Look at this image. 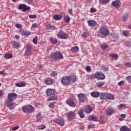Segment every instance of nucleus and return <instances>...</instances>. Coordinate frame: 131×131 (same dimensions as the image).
I'll return each mask as SVG.
<instances>
[{
	"mask_svg": "<svg viewBox=\"0 0 131 131\" xmlns=\"http://www.w3.org/2000/svg\"><path fill=\"white\" fill-rule=\"evenodd\" d=\"M8 99L5 101V105L6 107H8L10 110H13L15 108L14 106V102L17 99V94L14 93H10L8 95Z\"/></svg>",
	"mask_w": 131,
	"mask_h": 131,
	"instance_id": "f257e3e1",
	"label": "nucleus"
},
{
	"mask_svg": "<svg viewBox=\"0 0 131 131\" xmlns=\"http://www.w3.org/2000/svg\"><path fill=\"white\" fill-rule=\"evenodd\" d=\"M55 90L54 89H47L46 91V95L48 97H50L48 98V101L57 100V96L55 95Z\"/></svg>",
	"mask_w": 131,
	"mask_h": 131,
	"instance_id": "f03ea898",
	"label": "nucleus"
},
{
	"mask_svg": "<svg viewBox=\"0 0 131 131\" xmlns=\"http://www.w3.org/2000/svg\"><path fill=\"white\" fill-rule=\"evenodd\" d=\"M51 59L54 61H58L59 59H63V55L60 51L54 52L51 55Z\"/></svg>",
	"mask_w": 131,
	"mask_h": 131,
	"instance_id": "7ed1b4c3",
	"label": "nucleus"
},
{
	"mask_svg": "<svg viewBox=\"0 0 131 131\" xmlns=\"http://www.w3.org/2000/svg\"><path fill=\"white\" fill-rule=\"evenodd\" d=\"M99 32L103 36H107V35L110 34L109 29L107 28V27L104 26H102L100 27Z\"/></svg>",
	"mask_w": 131,
	"mask_h": 131,
	"instance_id": "20e7f679",
	"label": "nucleus"
},
{
	"mask_svg": "<svg viewBox=\"0 0 131 131\" xmlns=\"http://www.w3.org/2000/svg\"><path fill=\"white\" fill-rule=\"evenodd\" d=\"M22 111L25 113H32L34 111V107L32 105L24 106L22 107Z\"/></svg>",
	"mask_w": 131,
	"mask_h": 131,
	"instance_id": "39448f33",
	"label": "nucleus"
},
{
	"mask_svg": "<svg viewBox=\"0 0 131 131\" xmlns=\"http://www.w3.org/2000/svg\"><path fill=\"white\" fill-rule=\"evenodd\" d=\"M77 97L80 103H85V102H88V97L85 94L83 93H80L77 95Z\"/></svg>",
	"mask_w": 131,
	"mask_h": 131,
	"instance_id": "423d86ee",
	"label": "nucleus"
},
{
	"mask_svg": "<svg viewBox=\"0 0 131 131\" xmlns=\"http://www.w3.org/2000/svg\"><path fill=\"white\" fill-rule=\"evenodd\" d=\"M61 82L63 85H68L70 83V79L69 76H66L62 78Z\"/></svg>",
	"mask_w": 131,
	"mask_h": 131,
	"instance_id": "0eeeda50",
	"label": "nucleus"
},
{
	"mask_svg": "<svg viewBox=\"0 0 131 131\" xmlns=\"http://www.w3.org/2000/svg\"><path fill=\"white\" fill-rule=\"evenodd\" d=\"M53 121L61 125V126H64L65 125V120L63 118H58L53 119Z\"/></svg>",
	"mask_w": 131,
	"mask_h": 131,
	"instance_id": "6e6552de",
	"label": "nucleus"
},
{
	"mask_svg": "<svg viewBox=\"0 0 131 131\" xmlns=\"http://www.w3.org/2000/svg\"><path fill=\"white\" fill-rule=\"evenodd\" d=\"M58 38H61V39H67V35L66 33L64 32L63 30H61L57 34Z\"/></svg>",
	"mask_w": 131,
	"mask_h": 131,
	"instance_id": "1a4fd4ad",
	"label": "nucleus"
},
{
	"mask_svg": "<svg viewBox=\"0 0 131 131\" xmlns=\"http://www.w3.org/2000/svg\"><path fill=\"white\" fill-rule=\"evenodd\" d=\"M94 77H95V78H98L99 79H105V75L99 72H97L95 73Z\"/></svg>",
	"mask_w": 131,
	"mask_h": 131,
	"instance_id": "9d476101",
	"label": "nucleus"
},
{
	"mask_svg": "<svg viewBox=\"0 0 131 131\" xmlns=\"http://www.w3.org/2000/svg\"><path fill=\"white\" fill-rule=\"evenodd\" d=\"M19 10H21L23 12H25L26 11H28L30 10V7L28 6L25 4H20L18 7Z\"/></svg>",
	"mask_w": 131,
	"mask_h": 131,
	"instance_id": "9b49d317",
	"label": "nucleus"
},
{
	"mask_svg": "<svg viewBox=\"0 0 131 131\" xmlns=\"http://www.w3.org/2000/svg\"><path fill=\"white\" fill-rule=\"evenodd\" d=\"M76 114L74 112L70 111L68 114L67 118L70 121H71L73 119V117H75Z\"/></svg>",
	"mask_w": 131,
	"mask_h": 131,
	"instance_id": "f8f14e48",
	"label": "nucleus"
},
{
	"mask_svg": "<svg viewBox=\"0 0 131 131\" xmlns=\"http://www.w3.org/2000/svg\"><path fill=\"white\" fill-rule=\"evenodd\" d=\"M89 26L94 27L97 25V22L93 19H90L87 21Z\"/></svg>",
	"mask_w": 131,
	"mask_h": 131,
	"instance_id": "ddd939ff",
	"label": "nucleus"
},
{
	"mask_svg": "<svg viewBox=\"0 0 131 131\" xmlns=\"http://www.w3.org/2000/svg\"><path fill=\"white\" fill-rule=\"evenodd\" d=\"M84 111L87 114H90V113L93 111V107L91 105H89L87 106H85Z\"/></svg>",
	"mask_w": 131,
	"mask_h": 131,
	"instance_id": "4468645a",
	"label": "nucleus"
},
{
	"mask_svg": "<svg viewBox=\"0 0 131 131\" xmlns=\"http://www.w3.org/2000/svg\"><path fill=\"white\" fill-rule=\"evenodd\" d=\"M66 103L71 107H75V102H74V100L73 99H70L69 100H67Z\"/></svg>",
	"mask_w": 131,
	"mask_h": 131,
	"instance_id": "2eb2a0df",
	"label": "nucleus"
},
{
	"mask_svg": "<svg viewBox=\"0 0 131 131\" xmlns=\"http://www.w3.org/2000/svg\"><path fill=\"white\" fill-rule=\"evenodd\" d=\"M113 113V109H112V108L111 107H108L105 112V114H106L107 116H108V115H112Z\"/></svg>",
	"mask_w": 131,
	"mask_h": 131,
	"instance_id": "dca6fc26",
	"label": "nucleus"
},
{
	"mask_svg": "<svg viewBox=\"0 0 131 131\" xmlns=\"http://www.w3.org/2000/svg\"><path fill=\"white\" fill-rule=\"evenodd\" d=\"M91 96L93 97V98H99V97H100V92H92L91 93Z\"/></svg>",
	"mask_w": 131,
	"mask_h": 131,
	"instance_id": "f3484780",
	"label": "nucleus"
},
{
	"mask_svg": "<svg viewBox=\"0 0 131 131\" xmlns=\"http://www.w3.org/2000/svg\"><path fill=\"white\" fill-rule=\"evenodd\" d=\"M11 46L14 48V49H19L20 48V45L19 43L17 42L16 41H13L11 42Z\"/></svg>",
	"mask_w": 131,
	"mask_h": 131,
	"instance_id": "a211bd4d",
	"label": "nucleus"
},
{
	"mask_svg": "<svg viewBox=\"0 0 131 131\" xmlns=\"http://www.w3.org/2000/svg\"><path fill=\"white\" fill-rule=\"evenodd\" d=\"M78 114L80 118H84V114H83V108H81L78 111Z\"/></svg>",
	"mask_w": 131,
	"mask_h": 131,
	"instance_id": "6ab92c4d",
	"label": "nucleus"
},
{
	"mask_svg": "<svg viewBox=\"0 0 131 131\" xmlns=\"http://www.w3.org/2000/svg\"><path fill=\"white\" fill-rule=\"evenodd\" d=\"M54 82V80H52L51 78H47L45 80V83L46 84H48V85H50L51 84H53V82Z\"/></svg>",
	"mask_w": 131,
	"mask_h": 131,
	"instance_id": "aec40b11",
	"label": "nucleus"
},
{
	"mask_svg": "<svg viewBox=\"0 0 131 131\" xmlns=\"http://www.w3.org/2000/svg\"><path fill=\"white\" fill-rule=\"evenodd\" d=\"M99 97L100 100H105V99H107V93H101Z\"/></svg>",
	"mask_w": 131,
	"mask_h": 131,
	"instance_id": "412c9836",
	"label": "nucleus"
},
{
	"mask_svg": "<svg viewBox=\"0 0 131 131\" xmlns=\"http://www.w3.org/2000/svg\"><path fill=\"white\" fill-rule=\"evenodd\" d=\"M54 20L58 21L62 19V15L61 14H55L53 16Z\"/></svg>",
	"mask_w": 131,
	"mask_h": 131,
	"instance_id": "4be33fe9",
	"label": "nucleus"
},
{
	"mask_svg": "<svg viewBox=\"0 0 131 131\" xmlns=\"http://www.w3.org/2000/svg\"><path fill=\"white\" fill-rule=\"evenodd\" d=\"M16 86L18 88H22L23 86H25V81H20L15 83Z\"/></svg>",
	"mask_w": 131,
	"mask_h": 131,
	"instance_id": "5701e85b",
	"label": "nucleus"
},
{
	"mask_svg": "<svg viewBox=\"0 0 131 131\" xmlns=\"http://www.w3.org/2000/svg\"><path fill=\"white\" fill-rule=\"evenodd\" d=\"M128 13H124L122 16V20L124 21V22H126V21H127V19H128Z\"/></svg>",
	"mask_w": 131,
	"mask_h": 131,
	"instance_id": "b1692460",
	"label": "nucleus"
},
{
	"mask_svg": "<svg viewBox=\"0 0 131 131\" xmlns=\"http://www.w3.org/2000/svg\"><path fill=\"white\" fill-rule=\"evenodd\" d=\"M88 119L89 120H91L92 121H98V118L94 116H90L89 117Z\"/></svg>",
	"mask_w": 131,
	"mask_h": 131,
	"instance_id": "393cba45",
	"label": "nucleus"
},
{
	"mask_svg": "<svg viewBox=\"0 0 131 131\" xmlns=\"http://www.w3.org/2000/svg\"><path fill=\"white\" fill-rule=\"evenodd\" d=\"M106 99H108V100H114V96L110 93H106Z\"/></svg>",
	"mask_w": 131,
	"mask_h": 131,
	"instance_id": "a878e982",
	"label": "nucleus"
},
{
	"mask_svg": "<svg viewBox=\"0 0 131 131\" xmlns=\"http://www.w3.org/2000/svg\"><path fill=\"white\" fill-rule=\"evenodd\" d=\"M69 78H70V81H72L73 82L76 81V77L74 75L69 76Z\"/></svg>",
	"mask_w": 131,
	"mask_h": 131,
	"instance_id": "bb28decb",
	"label": "nucleus"
},
{
	"mask_svg": "<svg viewBox=\"0 0 131 131\" xmlns=\"http://www.w3.org/2000/svg\"><path fill=\"white\" fill-rule=\"evenodd\" d=\"M5 58L6 59H12L13 58V54L12 53H5Z\"/></svg>",
	"mask_w": 131,
	"mask_h": 131,
	"instance_id": "cd10ccee",
	"label": "nucleus"
},
{
	"mask_svg": "<svg viewBox=\"0 0 131 131\" xmlns=\"http://www.w3.org/2000/svg\"><path fill=\"white\" fill-rule=\"evenodd\" d=\"M126 104H121L118 106L117 107L119 110H122V109H125V108H126Z\"/></svg>",
	"mask_w": 131,
	"mask_h": 131,
	"instance_id": "c85d7f7f",
	"label": "nucleus"
},
{
	"mask_svg": "<svg viewBox=\"0 0 131 131\" xmlns=\"http://www.w3.org/2000/svg\"><path fill=\"white\" fill-rule=\"evenodd\" d=\"M49 40L50 41H51V42H52V43H54V45H56V43L58 42V40H57V39L53 37L50 38Z\"/></svg>",
	"mask_w": 131,
	"mask_h": 131,
	"instance_id": "c756f323",
	"label": "nucleus"
},
{
	"mask_svg": "<svg viewBox=\"0 0 131 131\" xmlns=\"http://www.w3.org/2000/svg\"><path fill=\"white\" fill-rule=\"evenodd\" d=\"M130 130L126 126H122L120 128V131H130Z\"/></svg>",
	"mask_w": 131,
	"mask_h": 131,
	"instance_id": "7c9ffc66",
	"label": "nucleus"
},
{
	"mask_svg": "<svg viewBox=\"0 0 131 131\" xmlns=\"http://www.w3.org/2000/svg\"><path fill=\"white\" fill-rule=\"evenodd\" d=\"M78 47L75 46L71 49V52H73V53H77V52H78Z\"/></svg>",
	"mask_w": 131,
	"mask_h": 131,
	"instance_id": "2f4dec72",
	"label": "nucleus"
},
{
	"mask_svg": "<svg viewBox=\"0 0 131 131\" xmlns=\"http://www.w3.org/2000/svg\"><path fill=\"white\" fill-rule=\"evenodd\" d=\"M101 50H106L108 48V45L103 43L101 45Z\"/></svg>",
	"mask_w": 131,
	"mask_h": 131,
	"instance_id": "473e14b6",
	"label": "nucleus"
},
{
	"mask_svg": "<svg viewBox=\"0 0 131 131\" xmlns=\"http://www.w3.org/2000/svg\"><path fill=\"white\" fill-rule=\"evenodd\" d=\"M36 118H37V122H39V121H40V119H41V113H39L38 114H37Z\"/></svg>",
	"mask_w": 131,
	"mask_h": 131,
	"instance_id": "72a5a7b5",
	"label": "nucleus"
},
{
	"mask_svg": "<svg viewBox=\"0 0 131 131\" xmlns=\"http://www.w3.org/2000/svg\"><path fill=\"white\" fill-rule=\"evenodd\" d=\"M125 117H126V115H125V114H121L120 115V118H119V120H120V121H123Z\"/></svg>",
	"mask_w": 131,
	"mask_h": 131,
	"instance_id": "f704fd0d",
	"label": "nucleus"
},
{
	"mask_svg": "<svg viewBox=\"0 0 131 131\" xmlns=\"http://www.w3.org/2000/svg\"><path fill=\"white\" fill-rule=\"evenodd\" d=\"M120 7V1H115V8L116 9H118Z\"/></svg>",
	"mask_w": 131,
	"mask_h": 131,
	"instance_id": "c9c22d12",
	"label": "nucleus"
},
{
	"mask_svg": "<svg viewBox=\"0 0 131 131\" xmlns=\"http://www.w3.org/2000/svg\"><path fill=\"white\" fill-rule=\"evenodd\" d=\"M124 67L126 68H131V62H127L124 64Z\"/></svg>",
	"mask_w": 131,
	"mask_h": 131,
	"instance_id": "e433bc0d",
	"label": "nucleus"
},
{
	"mask_svg": "<svg viewBox=\"0 0 131 131\" xmlns=\"http://www.w3.org/2000/svg\"><path fill=\"white\" fill-rule=\"evenodd\" d=\"M96 84L97 86L101 88V86H103L105 84V83L104 82H98Z\"/></svg>",
	"mask_w": 131,
	"mask_h": 131,
	"instance_id": "4c0bfd02",
	"label": "nucleus"
},
{
	"mask_svg": "<svg viewBox=\"0 0 131 131\" xmlns=\"http://www.w3.org/2000/svg\"><path fill=\"white\" fill-rule=\"evenodd\" d=\"M47 27L48 28V29H53V30H55V29L56 28V27L54 26H52L50 24H48L47 25Z\"/></svg>",
	"mask_w": 131,
	"mask_h": 131,
	"instance_id": "58836bf2",
	"label": "nucleus"
},
{
	"mask_svg": "<svg viewBox=\"0 0 131 131\" xmlns=\"http://www.w3.org/2000/svg\"><path fill=\"white\" fill-rule=\"evenodd\" d=\"M64 20L65 22H67V23H68V22L70 21V17L69 15H67L64 16Z\"/></svg>",
	"mask_w": 131,
	"mask_h": 131,
	"instance_id": "ea45409f",
	"label": "nucleus"
},
{
	"mask_svg": "<svg viewBox=\"0 0 131 131\" xmlns=\"http://www.w3.org/2000/svg\"><path fill=\"white\" fill-rule=\"evenodd\" d=\"M31 34V32L30 31H28V30H26L24 32V35H25V36H28L29 35H30Z\"/></svg>",
	"mask_w": 131,
	"mask_h": 131,
	"instance_id": "a19ab883",
	"label": "nucleus"
},
{
	"mask_svg": "<svg viewBox=\"0 0 131 131\" xmlns=\"http://www.w3.org/2000/svg\"><path fill=\"white\" fill-rule=\"evenodd\" d=\"M37 36H35L33 39V42L34 43V45H37Z\"/></svg>",
	"mask_w": 131,
	"mask_h": 131,
	"instance_id": "79ce46f5",
	"label": "nucleus"
},
{
	"mask_svg": "<svg viewBox=\"0 0 131 131\" xmlns=\"http://www.w3.org/2000/svg\"><path fill=\"white\" fill-rule=\"evenodd\" d=\"M85 70H86L88 72H91V71H92V68H91L90 66H87L85 67Z\"/></svg>",
	"mask_w": 131,
	"mask_h": 131,
	"instance_id": "37998d69",
	"label": "nucleus"
},
{
	"mask_svg": "<svg viewBox=\"0 0 131 131\" xmlns=\"http://www.w3.org/2000/svg\"><path fill=\"white\" fill-rule=\"evenodd\" d=\"M123 34L124 36H129V33H128L127 31H123Z\"/></svg>",
	"mask_w": 131,
	"mask_h": 131,
	"instance_id": "c03bdc74",
	"label": "nucleus"
},
{
	"mask_svg": "<svg viewBox=\"0 0 131 131\" xmlns=\"http://www.w3.org/2000/svg\"><path fill=\"white\" fill-rule=\"evenodd\" d=\"M29 18L30 19H35L36 18V15L35 14H30L29 15Z\"/></svg>",
	"mask_w": 131,
	"mask_h": 131,
	"instance_id": "a18cd8bd",
	"label": "nucleus"
},
{
	"mask_svg": "<svg viewBox=\"0 0 131 131\" xmlns=\"http://www.w3.org/2000/svg\"><path fill=\"white\" fill-rule=\"evenodd\" d=\"M25 55V56H29V55H31V51L26 50Z\"/></svg>",
	"mask_w": 131,
	"mask_h": 131,
	"instance_id": "49530a36",
	"label": "nucleus"
},
{
	"mask_svg": "<svg viewBox=\"0 0 131 131\" xmlns=\"http://www.w3.org/2000/svg\"><path fill=\"white\" fill-rule=\"evenodd\" d=\"M49 108L51 109H53V108L55 107V104L53 103L52 102L50 103L49 105Z\"/></svg>",
	"mask_w": 131,
	"mask_h": 131,
	"instance_id": "de8ad7c7",
	"label": "nucleus"
},
{
	"mask_svg": "<svg viewBox=\"0 0 131 131\" xmlns=\"http://www.w3.org/2000/svg\"><path fill=\"white\" fill-rule=\"evenodd\" d=\"M15 27H16V28H18V29L22 28V25L20 24H15Z\"/></svg>",
	"mask_w": 131,
	"mask_h": 131,
	"instance_id": "09e8293b",
	"label": "nucleus"
},
{
	"mask_svg": "<svg viewBox=\"0 0 131 131\" xmlns=\"http://www.w3.org/2000/svg\"><path fill=\"white\" fill-rule=\"evenodd\" d=\"M91 13H96V12H97V9H96V8L92 7L91 8Z\"/></svg>",
	"mask_w": 131,
	"mask_h": 131,
	"instance_id": "8fccbe9b",
	"label": "nucleus"
},
{
	"mask_svg": "<svg viewBox=\"0 0 131 131\" xmlns=\"http://www.w3.org/2000/svg\"><path fill=\"white\" fill-rule=\"evenodd\" d=\"M125 46H126V47H130L131 46V42L130 41H126L125 43Z\"/></svg>",
	"mask_w": 131,
	"mask_h": 131,
	"instance_id": "3c124183",
	"label": "nucleus"
},
{
	"mask_svg": "<svg viewBox=\"0 0 131 131\" xmlns=\"http://www.w3.org/2000/svg\"><path fill=\"white\" fill-rule=\"evenodd\" d=\"M118 84V85H119V86H121V85H123V84H124V81H121L119 82Z\"/></svg>",
	"mask_w": 131,
	"mask_h": 131,
	"instance_id": "603ef678",
	"label": "nucleus"
},
{
	"mask_svg": "<svg viewBox=\"0 0 131 131\" xmlns=\"http://www.w3.org/2000/svg\"><path fill=\"white\" fill-rule=\"evenodd\" d=\"M51 76H53V77L57 76V73L55 71L52 72L51 73Z\"/></svg>",
	"mask_w": 131,
	"mask_h": 131,
	"instance_id": "864d4df0",
	"label": "nucleus"
},
{
	"mask_svg": "<svg viewBox=\"0 0 131 131\" xmlns=\"http://www.w3.org/2000/svg\"><path fill=\"white\" fill-rule=\"evenodd\" d=\"M101 3H103V4H108L110 0H100Z\"/></svg>",
	"mask_w": 131,
	"mask_h": 131,
	"instance_id": "5fc2aeb1",
	"label": "nucleus"
},
{
	"mask_svg": "<svg viewBox=\"0 0 131 131\" xmlns=\"http://www.w3.org/2000/svg\"><path fill=\"white\" fill-rule=\"evenodd\" d=\"M26 51H31V46L28 45L27 46V50Z\"/></svg>",
	"mask_w": 131,
	"mask_h": 131,
	"instance_id": "6e6d98bb",
	"label": "nucleus"
},
{
	"mask_svg": "<svg viewBox=\"0 0 131 131\" xmlns=\"http://www.w3.org/2000/svg\"><path fill=\"white\" fill-rule=\"evenodd\" d=\"M32 27H34V28H36V27H38V24L36 23L32 24Z\"/></svg>",
	"mask_w": 131,
	"mask_h": 131,
	"instance_id": "4d7b16f0",
	"label": "nucleus"
},
{
	"mask_svg": "<svg viewBox=\"0 0 131 131\" xmlns=\"http://www.w3.org/2000/svg\"><path fill=\"white\" fill-rule=\"evenodd\" d=\"M126 78L129 82H131V76H129L127 77Z\"/></svg>",
	"mask_w": 131,
	"mask_h": 131,
	"instance_id": "13d9d810",
	"label": "nucleus"
},
{
	"mask_svg": "<svg viewBox=\"0 0 131 131\" xmlns=\"http://www.w3.org/2000/svg\"><path fill=\"white\" fill-rule=\"evenodd\" d=\"M26 2L29 4V5H31L32 4V2H33V0H26Z\"/></svg>",
	"mask_w": 131,
	"mask_h": 131,
	"instance_id": "bf43d9fd",
	"label": "nucleus"
},
{
	"mask_svg": "<svg viewBox=\"0 0 131 131\" xmlns=\"http://www.w3.org/2000/svg\"><path fill=\"white\" fill-rule=\"evenodd\" d=\"M19 128V126H15L13 128H12V130H17V129H18Z\"/></svg>",
	"mask_w": 131,
	"mask_h": 131,
	"instance_id": "052dcab7",
	"label": "nucleus"
},
{
	"mask_svg": "<svg viewBox=\"0 0 131 131\" xmlns=\"http://www.w3.org/2000/svg\"><path fill=\"white\" fill-rule=\"evenodd\" d=\"M82 37H84V38H86V33L84 32L82 34Z\"/></svg>",
	"mask_w": 131,
	"mask_h": 131,
	"instance_id": "680f3d73",
	"label": "nucleus"
},
{
	"mask_svg": "<svg viewBox=\"0 0 131 131\" xmlns=\"http://www.w3.org/2000/svg\"><path fill=\"white\" fill-rule=\"evenodd\" d=\"M46 126L45 125H41V126L40 127V129H45L46 128Z\"/></svg>",
	"mask_w": 131,
	"mask_h": 131,
	"instance_id": "e2e57ef3",
	"label": "nucleus"
},
{
	"mask_svg": "<svg viewBox=\"0 0 131 131\" xmlns=\"http://www.w3.org/2000/svg\"><path fill=\"white\" fill-rule=\"evenodd\" d=\"M110 56L112 57V58H115V54H111Z\"/></svg>",
	"mask_w": 131,
	"mask_h": 131,
	"instance_id": "0e129e2a",
	"label": "nucleus"
},
{
	"mask_svg": "<svg viewBox=\"0 0 131 131\" xmlns=\"http://www.w3.org/2000/svg\"><path fill=\"white\" fill-rule=\"evenodd\" d=\"M68 12L70 14H72V9H69Z\"/></svg>",
	"mask_w": 131,
	"mask_h": 131,
	"instance_id": "69168bd1",
	"label": "nucleus"
},
{
	"mask_svg": "<svg viewBox=\"0 0 131 131\" xmlns=\"http://www.w3.org/2000/svg\"><path fill=\"white\" fill-rule=\"evenodd\" d=\"M3 91L0 90V98L1 97H2V96H3Z\"/></svg>",
	"mask_w": 131,
	"mask_h": 131,
	"instance_id": "338daca9",
	"label": "nucleus"
},
{
	"mask_svg": "<svg viewBox=\"0 0 131 131\" xmlns=\"http://www.w3.org/2000/svg\"><path fill=\"white\" fill-rule=\"evenodd\" d=\"M112 6L115 7V1H113L112 3Z\"/></svg>",
	"mask_w": 131,
	"mask_h": 131,
	"instance_id": "774afa93",
	"label": "nucleus"
}]
</instances>
